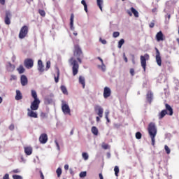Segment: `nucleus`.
<instances>
[{"label":"nucleus","mask_w":179,"mask_h":179,"mask_svg":"<svg viewBox=\"0 0 179 179\" xmlns=\"http://www.w3.org/2000/svg\"><path fill=\"white\" fill-rule=\"evenodd\" d=\"M76 58L77 59V61ZM81 58H83V52H82V49H80L79 45H76L74 46L73 57H71L69 60L70 65L72 66L73 76H76L79 72V64H82ZM78 61L79 63H78Z\"/></svg>","instance_id":"obj_1"},{"label":"nucleus","mask_w":179,"mask_h":179,"mask_svg":"<svg viewBox=\"0 0 179 179\" xmlns=\"http://www.w3.org/2000/svg\"><path fill=\"white\" fill-rule=\"evenodd\" d=\"M148 134L151 138L152 145L155 146L156 142V135H157V129L156 124L153 122H150L148 125Z\"/></svg>","instance_id":"obj_2"},{"label":"nucleus","mask_w":179,"mask_h":179,"mask_svg":"<svg viewBox=\"0 0 179 179\" xmlns=\"http://www.w3.org/2000/svg\"><path fill=\"white\" fill-rule=\"evenodd\" d=\"M28 34H29V26L24 25L22 27V28L20 30L18 37L19 38H20V40H23V38H26V37H27Z\"/></svg>","instance_id":"obj_3"},{"label":"nucleus","mask_w":179,"mask_h":179,"mask_svg":"<svg viewBox=\"0 0 179 179\" xmlns=\"http://www.w3.org/2000/svg\"><path fill=\"white\" fill-rule=\"evenodd\" d=\"M149 59H150V56H149V54L148 53L140 57L141 65L144 72H146V61H149Z\"/></svg>","instance_id":"obj_4"},{"label":"nucleus","mask_w":179,"mask_h":179,"mask_svg":"<svg viewBox=\"0 0 179 179\" xmlns=\"http://www.w3.org/2000/svg\"><path fill=\"white\" fill-rule=\"evenodd\" d=\"M24 66L27 69H31L34 66V60L33 59L27 58L24 61Z\"/></svg>","instance_id":"obj_5"},{"label":"nucleus","mask_w":179,"mask_h":179,"mask_svg":"<svg viewBox=\"0 0 179 179\" xmlns=\"http://www.w3.org/2000/svg\"><path fill=\"white\" fill-rule=\"evenodd\" d=\"M40 99H34V101L31 103L30 109L32 110H38V107H40Z\"/></svg>","instance_id":"obj_6"},{"label":"nucleus","mask_w":179,"mask_h":179,"mask_svg":"<svg viewBox=\"0 0 179 179\" xmlns=\"http://www.w3.org/2000/svg\"><path fill=\"white\" fill-rule=\"evenodd\" d=\"M94 111L96 113L97 115L100 118H103V113H104V109L101 106L96 105L94 106Z\"/></svg>","instance_id":"obj_7"},{"label":"nucleus","mask_w":179,"mask_h":179,"mask_svg":"<svg viewBox=\"0 0 179 179\" xmlns=\"http://www.w3.org/2000/svg\"><path fill=\"white\" fill-rule=\"evenodd\" d=\"M10 19H12V13H10V11L6 10L4 17V23L8 25L10 24Z\"/></svg>","instance_id":"obj_8"},{"label":"nucleus","mask_w":179,"mask_h":179,"mask_svg":"<svg viewBox=\"0 0 179 179\" xmlns=\"http://www.w3.org/2000/svg\"><path fill=\"white\" fill-rule=\"evenodd\" d=\"M155 51H156V55H155L156 62H157L158 66H162V56H160V52L159 51V49H157V48H155Z\"/></svg>","instance_id":"obj_9"},{"label":"nucleus","mask_w":179,"mask_h":179,"mask_svg":"<svg viewBox=\"0 0 179 179\" xmlns=\"http://www.w3.org/2000/svg\"><path fill=\"white\" fill-rule=\"evenodd\" d=\"M127 13H128L129 16H132V13H133V15L135 16V17H139V13L134 7H131L130 8V10H127Z\"/></svg>","instance_id":"obj_10"},{"label":"nucleus","mask_w":179,"mask_h":179,"mask_svg":"<svg viewBox=\"0 0 179 179\" xmlns=\"http://www.w3.org/2000/svg\"><path fill=\"white\" fill-rule=\"evenodd\" d=\"M48 141V136L47 135V134L43 133L41 134V136H39L40 143H42V145H45V143Z\"/></svg>","instance_id":"obj_11"},{"label":"nucleus","mask_w":179,"mask_h":179,"mask_svg":"<svg viewBox=\"0 0 179 179\" xmlns=\"http://www.w3.org/2000/svg\"><path fill=\"white\" fill-rule=\"evenodd\" d=\"M62 110L64 114H69V115H71V108H69V106L68 104L62 103Z\"/></svg>","instance_id":"obj_12"},{"label":"nucleus","mask_w":179,"mask_h":179,"mask_svg":"<svg viewBox=\"0 0 179 179\" xmlns=\"http://www.w3.org/2000/svg\"><path fill=\"white\" fill-rule=\"evenodd\" d=\"M27 111L28 117H31V118H38V115L37 114V112H36L35 110L28 108Z\"/></svg>","instance_id":"obj_13"},{"label":"nucleus","mask_w":179,"mask_h":179,"mask_svg":"<svg viewBox=\"0 0 179 179\" xmlns=\"http://www.w3.org/2000/svg\"><path fill=\"white\" fill-rule=\"evenodd\" d=\"M111 96V89L108 87H105L103 89V97L104 99H108Z\"/></svg>","instance_id":"obj_14"},{"label":"nucleus","mask_w":179,"mask_h":179,"mask_svg":"<svg viewBox=\"0 0 179 179\" xmlns=\"http://www.w3.org/2000/svg\"><path fill=\"white\" fill-rule=\"evenodd\" d=\"M16 66L14 64H12L10 62H7L6 65V69L8 72H13Z\"/></svg>","instance_id":"obj_15"},{"label":"nucleus","mask_w":179,"mask_h":179,"mask_svg":"<svg viewBox=\"0 0 179 179\" xmlns=\"http://www.w3.org/2000/svg\"><path fill=\"white\" fill-rule=\"evenodd\" d=\"M20 81L22 86H26V85H27L29 82V80H27V77L25 75L21 76Z\"/></svg>","instance_id":"obj_16"},{"label":"nucleus","mask_w":179,"mask_h":179,"mask_svg":"<svg viewBox=\"0 0 179 179\" xmlns=\"http://www.w3.org/2000/svg\"><path fill=\"white\" fill-rule=\"evenodd\" d=\"M165 108H166L165 110H166L169 115H173V114L174 113L173 111V108H171V106L169 103L165 104Z\"/></svg>","instance_id":"obj_17"},{"label":"nucleus","mask_w":179,"mask_h":179,"mask_svg":"<svg viewBox=\"0 0 179 179\" xmlns=\"http://www.w3.org/2000/svg\"><path fill=\"white\" fill-rule=\"evenodd\" d=\"M146 99L148 103H152V100L153 99V93L151 91H148L146 95Z\"/></svg>","instance_id":"obj_18"},{"label":"nucleus","mask_w":179,"mask_h":179,"mask_svg":"<svg viewBox=\"0 0 179 179\" xmlns=\"http://www.w3.org/2000/svg\"><path fill=\"white\" fill-rule=\"evenodd\" d=\"M163 37H164L163 32H162V31H159L156 34L157 41H163V40H164V38H163Z\"/></svg>","instance_id":"obj_19"},{"label":"nucleus","mask_w":179,"mask_h":179,"mask_svg":"<svg viewBox=\"0 0 179 179\" xmlns=\"http://www.w3.org/2000/svg\"><path fill=\"white\" fill-rule=\"evenodd\" d=\"M166 114H169L168 112H167V110H162L158 114L159 120H163V118H164V117H166Z\"/></svg>","instance_id":"obj_20"},{"label":"nucleus","mask_w":179,"mask_h":179,"mask_svg":"<svg viewBox=\"0 0 179 179\" xmlns=\"http://www.w3.org/2000/svg\"><path fill=\"white\" fill-rule=\"evenodd\" d=\"M38 71H39V72L44 71V64H43V61L41 60L38 61Z\"/></svg>","instance_id":"obj_21"},{"label":"nucleus","mask_w":179,"mask_h":179,"mask_svg":"<svg viewBox=\"0 0 179 179\" xmlns=\"http://www.w3.org/2000/svg\"><path fill=\"white\" fill-rule=\"evenodd\" d=\"M22 99H23V95H22V92H20V90H17L16 95H15V100L19 101V100H22Z\"/></svg>","instance_id":"obj_22"},{"label":"nucleus","mask_w":179,"mask_h":179,"mask_svg":"<svg viewBox=\"0 0 179 179\" xmlns=\"http://www.w3.org/2000/svg\"><path fill=\"white\" fill-rule=\"evenodd\" d=\"M24 152L27 156H30V155L33 153V148H31V147H25Z\"/></svg>","instance_id":"obj_23"},{"label":"nucleus","mask_w":179,"mask_h":179,"mask_svg":"<svg viewBox=\"0 0 179 179\" xmlns=\"http://www.w3.org/2000/svg\"><path fill=\"white\" fill-rule=\"evenodd\" d=\"M79 83L82 85L83 88L85 89V86H86V82L85 81V77L80 76L79 77Z\"/></svg>","instance_id":"obj_24"},{"label":"nucleus","mask_w":179,"mask_h":179,"mask_svg":"<svg viewBox=\"0 0 179 179\" xmlns=\"http://www.w3.org/2000/svg\"><path fill=\"white\" fill-rule=\"evenodd\" d=\"M17 71L20 75H22V73H24V71L26 69H24V67L23 65H20L18 68H17Z\"/></svg>","instance_id":"obj_25"},{"label":"nucleus","mask_w":179,"mask_h":179,"mask_svg":"<svg viewBox=\"0 0 179 179\" xmlns=\"http://www.w3.org/2000/svg\"><path fill=\"white\" fill-rule=\"evenodd\" d=\"M91 131L92 133L95 135L97 136L99 135V129H97V127H96L95 126H93L91 129Z\"/></svg>","instance_id":"obj_26"},{"label":"nucleus","mask_w":179,"mask_h":179,"mask_svg":"<svg viewBox=\"0 0 179 179\" xmlns=\"http://www.w3.org/2000/svg\"><path fill=\"white\" fill-rule=\"evenodd\" d=\"M31 97H33L34 100H39L37 97V92H36V90H31Z\"/></svg>","instance_id":"obj_27"},{"label":"nucleus","mask_w":179,"mask_h":179,"mask_svg":"<svg viewBox=\"0 0 179 179\" xmlns=\"http://www.w3.org/2000/svg\"><path fill=\"white\" fill-rule=\"evenodd\" d=\"M96 3L99 9L103 12V6H101V5H103V0H96Z\"/></svg>","instance_id":"obj_28"},{"label":"nucleus","mask_w":179,"mask_h":179,"mask_svg":"<svg viewBox=\"0 0 179 179\" xmlns=\"http://www.w3.org/2000/svg\"><path fill=\"white\" fill-rule=\"evenodd\" d=\"M60 89L64 94H68V90H66V87L62 85Z\"/></svg>","instance_id":"obj_29"},{"label":"nucleus","mask_w":179,"mask_h":179,"mask_svg":"<svg viewBox=\"0 0 179 179\" xmlns=\"http://www.w3.org/2000/svg\"><path fill=\"white\" fill-rule=\"evenodd\" d=\"M55 83H58L59 82V70L57 71V76H55Z\"/></svg>","instance_id":"obj_30"},{"label":"nucleus","mask_w":179,"mask_h":179,"mask_svg":"<svg viewBox=\"0 0 179 179\" xmlns=\"http://www.w3.org/2000/svg\"><path fill=\"white\" fill-rule=\"evenodd\" d=\"M81 3L84 6L85 11L86 12V13H87V4L86 3V1L82 0Z\"/></svg>","instance_id":"obj_31"},{"label":"nucleus","mask_w":179,"mask_h":179,"mask_svg":"<svg viewBox=\"0 0 179 179\" xmlns=\"http://www.w3.org/2000/svg\"><path fill=\"white\" fill-rule=\"evenodd\" d=\"M75 17V15L73 13L71 14V17H70V26L71 27H73V19Z\"/></svg>","instance_id":"obj_32"},{"label":"nucleus","mask_w":179,"mask_h":179,"mask_svg":"<svg viewBox=\"0 0 179 179\" xmlns=\"http://www.w3.org/2000/svg\"><path fill=\"white\" fill-rule=\"evenodd\" d=\"M57 177L59 178L61 177V174H62V169L61 168H57V171H56Z\"/></svg>","instance_id":"obj_33"},{"label":"nucleus","mask_w":179,"mask_h":179,"mask_svg":"<svg viewBox=\"0 0 179 179\" xmlns=\"http://www.w3.org/2000/svg\"><path fill=\"white\" fill-rule=\"evenodd\" d=\"M114 171H115V176L116 177H118V173H120V168H118L117 166H115L114 168Z\"/></svg>","instance_id":"obj_34"},{"label":"nucleus","mask_w":179,"mask_h":179,"mask_svg":"<svg viewBox=\"0 0 179 179\" xmlns=\"http://www.w3.org/2000/svg\"><path fill=\"white\" fill-rule=\"evenodd\" d=\"M124 43H125V41L124 39H120L118 42V48H121L122 45H124Z\"/></svg>","instance_id":"obj_35"},{"label":"nucleus","mask_w":179,"mask_h":179,"mask_svg":"<svg viewBox=\"0 0 179 179\" xmlns=\"http://www.w3.org/2000/svg\"><path fill=\"white\" fill-rule=\"evenodd\" d=\"M45 103H46V104H51V103H52V99L45 98Z\"/></svg>","instance_id":"obj_36"},{"label":"nucleus","mask_w":179,"mask_h":179,"mask_svg":"<svg viewBox=\"0 0 179 179\" xmlns=\"http://www.w3.org/2000/svg\"><path fill=\"white\" fill-rule=\"evenodd\" d=\"M102 148L104 149L105 150H107V149H110V145H108V144L103 143H102Z\"/></svg>","instance_id":"obj_37"},{"label":"nucleus","mask_w":179,"mask_h":179,"mask_svg":"<svg viewBox=\"0 0 179 179\" xmlns=\"http://www.w3.org/2000/svg\"><path fill=\"white\" fill-rule=\"evenodd\" d=\"M164 149L166 150V154L170 155V152H171V150H170V148H169V146H167V145H164Z\"/></svg>","instance_id":"obj_38"},{"label":"nucleus","mask_w":179,"mask_h":179,"mask_svg":"<svg viewBox=\"0 0 179 179\" xmlns=\"http://www.w3.org/2000/svg\"><path fill=\"white\" fill-rule=\"evenodd\" d=\"M136 139H142V134L139 131L136 133Z\"/></svg>","instance_id":"obj_39"},{"label":"nucleus","mask_w":179,"mask_h":179,"mask_svg":"<svg viewBox=\"0 0 179 179\" xmlns=\"http://www.w3.org/2000/svg\"><path fill=\"white\" fill-rule=\"evenodd\" d=\"M82 156L84 160H87L89 159V155L86 152H83Z\"/></svg>","instance_id":"obj_40"},{"label":"nucleus","mask_w":179,"mask_h":179,"mask_svg":"<svg viewBox=\"0 0 179 179\" xmlns=\"http://www.w3.org/2000/svg\"><path fill=\"white\" fill-rule=\"evenodd\" d=\"M17 76L16 75L12 74L10 78V81L12 82V80H17Z\"/></svg>","instance_id":"obj_41"},{"label":"nucleus","mask_w":179,"mask_h":179,"mask_svg":"<svg viewBox=\"0 0 179 179\" xmlns=\"http://www.w3.org/2000/svg\"><path fill=\"white\" fill-rule=\"evenodd\" d=\"M50 68H51V62L48 61L46 62V69H45V70L48 71L50 69Z\"/></svg>","instance_id":"obj_42"},{"label":"nucleus","mask_w":179,"mask_h":179,"mask_svg":"<svg viewBox=\"0 0 179 179\" xmlns=\"http://www.w3.org/2000/svg\"><path fill=\"white\" fill-rule=\"evenodd\" d=\"M38 13L41 16H43V17L45 16V11L44 10H38Z\"/></svg>","instance_id":"obj_43"},{"label":"nucleus","mask_w":179,"mask_h":179,"mask_svg":"<svg viewBox=\"0 0 179 179\" xmlns=\"http://www.w3.org/2000/svg\"><path fill=\"white\" fill-rule=\"evenodd\" d=\"M86 176H87L86 171H83L80 173V178H83L84 177H86Z\"/></svg>","instance_id":"obj_44"},{"label":"nucleus","mask_w":179,"mask_h":179,"mask_svg":"<svg viewBox=\"0 0 179 179\" xmlns=\"http://www.w3.org/2000/svg\"><path fill=\"white\" fill-rule=\"evenodd\" d=\"M113 36L115 38H117V37H119V36H120V32H118V31H115V32H113Z\"/></svg>","instance_id":"obj_45"},{"label":"nucleus","mask_w":179,"mask_h":179,"mask_svg":"<svg viewBox=\"0 0 179 179\" xmlns=\"http://www.w3.org/2000/svg\"><path fill=\"white\" fill-rule=\"evenodd\" d=\"M13 179H23V178L19 175H13Z\"/></svg>","instance_id":"obj_46"},{"label":"nucleus","mask_w":179,"mask_h":179,"mask_svg":"<svg viewBox=\"0 0 179 179\" xmlns=\"http://www.w3.org/2000/svg\"><path fill=\"white\" fill-rule=\"evenodd\" d=\"M11 173H13L14 174H17L18 173H20V169H14L11 171Z\"/></svg>","instance_id":"obj_47"},{"label":"nucleus","mask_w":179,"mask_h":179,"mask_svg":"<svg viewBox=\"0 0 179 179\" xmlns=\"http://www.w3.org/2000/svg\"><path fill=\"white\" fill-rule=\"evenodd\" d=\"M130 74L131 75V76H135V69H130Z\"/></svg>","instance_id":"obj_48"},{"label":"nucleus","mask_w":179,"mask_h":179,"mask_svg":"<svg viewBox=\"0 0 179 179\" xmlns=\"http://www.w3.org/2000/svg\"><path fill=\"white\" fill-rule=\"evenodd\" d=\"M55 143L57 148V150H61V148H59V144L58 143V141L57 140L55 141Z\"/></svg>","instance_id":"obj_49"},{"label":"nucleus","mask_w":179,"mask_h":179,"mask_svg":"<svg viewBox=\"0 0 179 179\" xmlns=\"http://www.w3.org/2000/svg\"><path fill=\"white\" fill-rule=\"evenodd\" d=\"M123 59L126 63L128 62V58L127 57V55H125V53H123Z\"/></svg>","instance_id":"obj_50"},{"label":"nucleus","mask_w":179,"mask_h":179,"mask_svg":"<svg viewBox=\"0 0 179 179\" xmlns=\"http://www.w3.org/2000/svg\"><path fill=\"white\" fill-rule=\"evenodd\" d=\"M149 27L150 29H153V27H155V22H150Z\"/></svg>","instance_id":"obj_51"},{"label":"nucleus","mask_w":179,"mask_h":179,"mask_svg":"<svg viewBox=\"0 0 179 179\" xmlns=\"http://www.w3.org/2000/svg\"><path fill=\"white\" fill-rule=\"evenodd\" d=\"M100 41H101V43H102V44H107V41H106L104 39L100 38Z\"/></svg>","instance_id":"obj_52"},{"label":"nucleus","mask_w":179,"mask_h":179,"mask_svg":"<svg viewBox=\"0 0 179 179\" xmlns=\"http://www.w3.org/2000/svg\"><path fill=\"white\" fill-rule=\"evenodd\" d=\"M3 179H9V174L6 173L3 177Z\"/></svg>","instance_id":"obj_53"},{"label":"nucleus","mask_w":179,"mask_h":179,"mask_svg":"<svg viewBox=\"0 0 179 179\" xmlns=\"http://www.w3.org/2000/svg\"><path fill=\"white\" fill-rule=\"evenodd\" d=\"M9 129H10V131H13V129H15V125L13 124L10 125Z\"/></svg>","instance_id":"obj_54"},{"label":"nucleus","mask_w":179,"mask_h":179,"mask_svg":"<svg viewBox=\"0 0 179 179\" xmlns=\"http://www.w3.org/2000/svg\"><path fill=\"white\" fill-rule=\"evenodd\" d=\"M39 173H40L41 178L44 179V174H43V171H40Z\"/></svg>","instance_id":"obj_55"},{"label":"nucleus","mask_w":179,"mask_h":179,"mask_svg":"<svg viewBox=\"0 0 179 179\" xmlns=\"http://www.w3.org/2000/svg\"><path fill=\"white\" fill-rule=\"evenodd\" d=\"M109 115H110V112H106L105 113V118L108 119Z\"/></svg>","instance_id":"obj_56"},{"label":"nucleus","mask_w":179,"mask_h":179,"mask_svg":"<svg viewBox=\"0 0 179 179\" xmlns=\"http://www.w3.org/2000/svg\"><path fill=\"white\" fill-rule=\"evenodd\" d=\"M98 59H99V61L101 62L103 66H104V63H103V59H101V57H98Z\"/></svg>","instance_id":"obj_57"},{"label":"nucleus","mask_w":179,"mask_h":179,"mask_svg":"<svg viewBox=\"0 0 179 179\" xmlns=\"http://www.w3.org/2000/svg\"><path fill=\"white\" fill-rule=\"evenodd\" d=\"M64 169L69 170V165L68 164L64 165Z\"/></svg>","instance_id":"obj_58"},{"label":"nucleus","mask_w":179,"mask_h":179,"mask_svg":"<svg viewBox=\"0 0 179 179\" xmlns=\"http://www.w3.org/2000/svg\"><path fill=\"white\" fill-rule=\"evenodd\" d=\"M41 117H47V115L45 114V113H41Z\"/></svg>","instance_id":"obj_59"},{"label":"nucleus","mask_w":179,"mask_h":179,"mask_svg":"<svg viewBox=\"0 0 179 179\" xmlns=\"http://www.w3.org/2000/svg\"><path fill=\"white\" fill-rule=\"evenodd\" d=\"M152 13L157 12V8H155L152 10Z\"/></svg>","instance_id":"obj_60"},{"label":"nucleus","mask_w":179,"mask_h":179,"mask_svg":"<svg viewBox=\"0 0 179 179\" xmlns=\"http://www.w3.org/2000/svg\"><path fill=\"white\" fill-rule=\"evenodd\" d=\"M96 122H100V117L99 116H96Z\"/></svg>","instance_id":"obj_61"},{"label":"nucleus","mask_w":179,"mask_h":179,"mask_svg":"<svg viewBox=\"0 0 179 179\" xmlns=\"http://www.w3.org/2000/svg\"><path fill=\"white\" fill-rule=\"evenodd\" d=\"M0 3L3 5L5 3V0H0Z\"/></svg>","instance_id":"obj_62"},{"label":"nucleus","mask_w":179,"mask_h":179,"mask_svg":"<svg viewBox=\"0 0 179 179\" xmlns=\"http://www.w3.org/2000/svg\"><path fill=\"white\" fill-rule=\"evenodd\" d=\"M99 177L100 179H103V174H101V173L99 174Z\"/></svg>","instance_id":"obj_63"},{"label":"nucleus","mask_w":179,"mask_h":179,"mask_svg":"<svg viewBox=\"0 0 179 179\" xmlns=\"http://www.w3.org/2000/svg\"><path fill=\"white\" fill-rule=\"evenodd\" d=\"M70 135H73V129H72L70 132Z\"/></svg>","instance_id":"obj_64"}]
</instances>
